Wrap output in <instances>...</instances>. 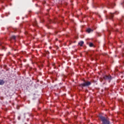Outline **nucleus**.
Wrapping results in <instances>:
<instances>
[{"mask_svg":"<svg viewBox=\"0 0 124 124\" xmlns=\"http://www.w3.org/2000/svg\"><path fill=\"white\" fill-rule=\"evenodd\" d=\"M91 85V82L86 81L83 84L80 85V87H88V86H90Z\"/></svg>","mask_w":124,"mask_h":124,"instance_id":"nucleus-1","label":"nucleus"},{"mask_svg":"<svg viewBox=\"0 0 124 124\" xmlns=\"http://www.w3.org/2000/svg\"><path fill=\"white\" fill-rule=\"evenodd\" d=\"M104 78L105 79V80H112V77L111 76H104Z\"/></svg>","mask_w":124,"mask_h":124,"instance_id":"nucleus-2","label":"nucleus"},{"mask_svg":"<svg viewBox=\"0 0 124 124\" xmlns=\"http://www.w3.org/2000/svg\"><path fill=\"white\" fill-rule=\"evenodd\" d=\"M87 32H88L89 33H90V32H91V31H93V30H92V29H88L87 30Z\"/></svg>","mask_w":124,"mask_h":124,"instance_id":"nucleus-3","label":"nucleus"},{"mask_svg":"<svg viewBox=\"0 0 124 124\" xmlns=\"http://www.w3.org/2000/svg\"><path fill=\"white\" fill-rule=\"evenodd\" d=\"M78 44L80 45V46H82L84 44V42L80 41L79 43H78Z\"/></svg>","mask_w":124,"mask_h":124,"instance_id":"nucleus-4","label":"nucleus"},{"mask_svg":"<svg viewBox=\"0 0 124 124\" xmlns=\"http://www.w3.org/2000/svg\"><path fill=\"white\" fill-rule=\"evenodd\" d=\"M4 84V81L2 80H0V85H3Z\"/></svg>","mask_w":124,"mask_h":124,"instance_id":"nucleus-5","label":"nucleus"},{"mask_svg":"<svg viewBox=\"0 0 124 124\" xmlns=\"http://www.w3.org/2000/svg\"><path fill=\"white\" fill-rule=\"evenodd\" d=\"M113 17H114L113 14H110L109 15V18L111 19V18H113Z\"/></svg>","mask_w":124,"mask_h":124,"instance_id":"nucleus-6","label":"nucleus"},{"mask_svg":"<svg viewBox=\"0 0 124 124\" xmlns=\"http://www.w3.org/2000/svg\"><path fill=\"white\" fill-rule=\"evenodd\" d=\"M89 46L90 47H93V44L92 43H90L89 44Z\"/></svg>","mask_w":124,"mask_h":124,"instance_id":"nucleus-7","label":"nucleus"},{"mask_svg":"<svg viewBox=\"0 0 124 124\" xmlns=\"http://www.w3.org/2000/svg\"><path fill=\"white\" fill-rule=\"evenodd\" d=\"M12 39H16V36H12Z\"/></svg>","mask_w":124,"mask_h":124,"instance_id":"nucleus-8","label":"nucleus"},{"mask_svg":"<svg viewBox=\"0 0 124 124\" xmlns=\"http://www.w3.org/2000/svg\"><path fill=\"white\" fill-rule=\"evenodd\" d=\"M110 6H113V5H115V3L111 4Z\"/></svg>","mask_w":124,"mask_h":124,"instance_id":"nucleus-9","label":"nucleus"},{"mask_svg":"<svg viewBox=\"0 0 124 124\" xmlns=\"http://www.w3.org/2000/svg\"><path fill=\"white\" fill-rule=\"evenodd\" d=\"M18 120H20V117H18Z\"/></svg>","mask_w":124,"mask_h":124,"instance_id":"nucleus-10","label":"nucleus"}]
</instances>
